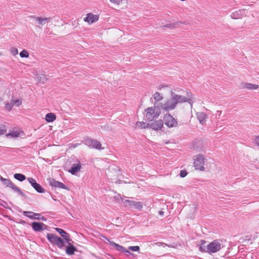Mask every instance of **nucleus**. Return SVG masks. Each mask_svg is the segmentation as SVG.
<instances>
[{
	"label": "nucleus",
	"instance_id": "f3484780",
	"mask_svg": "<svg viewBox=\"0 0 259 259\" xmlns=\"http://www.w3.org/2000/svg\"><path fill=\"white\" fill-rule=\"evenodd\" d=\"M99 16L97 15H94L93 14L90 13L87 15V17L84 18L83 20L85 22H87L89 24H92L99 20Z\"/></svg>",
	"mask_w": 259,
	"mask_h": 259
},
{
	"label": "nucleus",
	"instance_id": "a18cd8bd",
	"mask_svg": "<svg viewBox=\"0 0 259 259\" xmlns=\"http://www.w3.org/2000/svg\"><path fill=\"white\" fill-rule=\"evenodd\" d=\"M39 220H41L42 221H47V218H45V217H40Z\"/></svg>",
	"mask_w": 259,
	"mask_h": 259
},
{
	"label": "nucleus",
	"instance_id": "cd10ccee",
	"mask_svg": "<svg viewBox=\"0 0 259 259\" xmlns=\"http://www.w3.org/2000/svg\"><path fill=\"white\" fill-rule=\"evenodd\" d=\"M14 177L15 179L20 182H22L26 179L25 176L21 174L16 173L14 174Z\"/></svg>",
	"mask_w": 259,
	"mask_h": 259
},
{
	"label": "nucleus",
	"instance_id": "20e7f679",
	"mask_svg": "<svg viewBox=\"0 0 259 259\" xmlns=\"http://www.w3.org/2000/svg\"><path fill=\"white\" fill-rule=\"evenodd\" d=\"M83 143L90 148H94L98 150L103 149L101 143L96 139L87 137L84 139Z\"/></svg>",
	"mask_w": 259,
	"mask_h": 259
},
{
	"label": "nucleus",
	"instance_id": "8fccbe9b",
	"mask_svg": "<svg viewBox=\"0 0 259 259\" xmlns=\"http://www.w3.org/2000/svg\"><path fill=\"white\" fill-rule=\"evenodd\" d=\"M28 215H32V214H28Z\"/></svg>",
	"mask_w": 259,
	"mask_h": 259
},
{
	"label": "nucleus",
	"instance_id": "4468645a",
	"mask_svg": "<svg viewBox=\"0 0 259 259\" xmlns=\"http://www.w3.org/2000/svg\"><path fill=\"white\" fill-rule=\"evenodd\" d=\"M48 180L49 185L52 187L68 190V187L62 182L57 181L53 178L48 179Z\"/></svg>",
	"mask_w": 259,
	"mask_h": 259
},
{
	"label": "nucleus",
	"instance_id": "bb28decb",
	"mask_svg": "<svg viewBox=\"0 0 259 259\" xmlns=\"http://www.w3.org/2000/svg\"><path fill=\"white\" fill-rule=\"evenodd\" d=\"M151 107L154 108L157 111V110L160 111L161 109L164 110V104L159 102H155L154 106Z\"/></svg>",
	"mask_w": 259,
	"mask_h": 259
},
{
	"label": "nucleus",
	"instance_id": "c85d7f7f",
	"mask_svg": "<svg viewBox=\"0 0 259 259\" xmlns=\"http://www.w3.org/2000/svg\"><path fill=\"white\" fill-rule=\"evenodd\" d=\"M35 18L38 21L39 24L42 25H45L47 22H48L50 20V18H42L41 17H36Z\"/></svg>",
	"mask_w": 259,
	"mask_h": 259
},
{
	"label": "nucleus",
	"instance_id": "f257e3e1",
	"mask_svg": "<svg viewBox=\"0 0 259 259\" xmlns=\"http://www.w3.org/2000/svg\"><path fill=\"white\" fill-rule=\"evenodd\" d=\"M170 96H173L175 99L177 104L179 103H183L185 102L189 103L191 106H192V104L194 103V97L190 90H186L185 91H183L182 95H178L174 93L173 91H171Z\"/></svg>",
	"mask_w": 259,
	"mask_h": 259
},
{
	"label": "nucleus",
	"instance_id": "1a4fd4ad",
	"mask_svg": "<svg viewBox=\"0 0 259 259\" xmlns=\"http://www.w3.org/2000/svg\"><path fill=\"white\" fill-rule=\"evenodd\" d=\"M222 244L218 240H215L207 245V249L208 253H214L218 251L221 248Z\"/></svg>",
	"mask_w": 259,
	"mask_h": 259
},
{
	"label": "nucleus",
	"instance_id": "7c9ffc66",
	"mask_svg": "<svg viewBox=\"0 0 259 259\" xmlns=\"http://www.w3.org/2000/svg\"><path fill=\"white\" fill-rule=\"evenodd\" d=\"M180 23H181L182 24V22H180V21H178V22H176L175 23H169V24H166L165 25H164V27H166L167 28H176V27H177V25L180 24Z\"/></svg>",
	"mask_w": 259,
	"mask_h": 259
},
{
	"label": "nucleus",
	"instance_id": "a19ab883",
	"mask_svg": "<svg viewBox=\"0 0 259 259\" xmlns=\"http://www.w3.org/2000/svg\"><path fill=\"white\" fill-rule=\"evenodd\" d=\"M254 142L257 146H259V136H255L254 139Z\"/></svg>",
	"mask_w": 259,
	"mask_h": 259
},
{
	"label": "nucleus",
	"instance_id": "0eeeda50",
	"mask_svg": "<svg viewBox=\"0 0 259 259\" xmlns=\"http://www.w3.org/2000/svg\"><path fill=\"white\" fill-rule=\"evenodd\" d=\"M204 156L199 154L196 156V158L194 159V166L195 169H199L201 171L204 170Z\"/></svg>",
	"mask_w": 259,
	"mask_h": 259
},
{
	"label": "nucleus",
	"instance_id": "6e6552de",
	"mask_svg": "<svg viewBox=\"0 0 259 259\" xmlns=\"http://www.w3.org/2000/svg\"><path fill=\"white\" fill-rule=\"evenodd\" d=\"M105 238L106 240L109 242L110 245L112 247V249H114L115 251L118 252L119 253L126 252L129 254H131V253L123 246H121L113 241H110V239L107 237Z\"/></svg>",
	"mask_w": 259,
	"mask_h": 259
},
{
	"label": "nucleus",
	"instance_id": "aec40b11",
	"mask_svg": "<svg viewBox=\"0 0 259 259\" xmlns=\"http://www.w3.org/2000/svg\"><path fill=\"white\" fill-rule=\"evenodd\" d=\"M197 118L201 124L205 123L207 119L208 118L207 114L203 112L197 113Z\"/></svg>",
	"mask_w": 259,
	"mask_h": 259
},
{
	"label": "nucleus",
	"instance_id": "f704fd0d",
	"mask_svg": "<svg viewBox=\"0 0 259 259\" xmlns=\"http://www.w3.org/2000/svg\"><path fill=\"white\" fill-rule=\"evenodd\" d=\"M11 102H12L13 105H16L17 106H19L22 103V101L20 99H12L11 100Z\"/></svg>",
	"mask_w": 259,
	"mask_h": 259
},
{
	"label": "nucleus",
	"instance_id": "ea45409f",
	"mask_svg": "<svg viewBox=\"0 0 259 259\" xmlns=\"http://www.w3.org/2000/svg\"><path fill=\"white\" fill-rule=\"evenodd\" d=\"M11 52L13 55H15L18 53L17 49L15 48H12L11 49Z\"/></svg>",
	"mask_w": 259,
	"mask_h": 259
},
{
	"label": "nucleus",
	"instance_id": "4be33fe9",
	"mask_svg": "<svg viewBox=\"0 0 259 259\" xmlns=\"http://www.w3.org/2000/svg\"><path fill=\"white\" fill-rule=\"evenodd\" d=\"M78 163L73 164L71 167L70 169L68 170V171L72 175H75L77 172L80 171L81 167V164L79 161H77Z\"/></svg>",
	"mask_w": 259,
	"mask_h": 259
},
{
	"label": "nucleus",
	"instance_id": "5701e85b",
	"mask_svg": "<svg viewBox=\"0 0 259 259\" xmlns=\"http://www.w3.org/2000/svg\"><path fill=\"white\" fill-rule=\"evenodd\" d=\"M245 14V11L244 10H239L236 11L231 15V17L232 19H240L241 18L242 16Z\"/></svg>",
	"mask_w": 259,
	"mask_h": 259
},
{
	"label": "nucleus",
	"instance_id": "423d86ee",
	"mask_svg": "<svg viewBox=\"0 0 259 259\" xmlns=\"http://www.w3.org/2000/svg\"><path fill=\"white\" fill-rule=\"evenodd\" d=\"M163 121L169 128L176 127L178 124L177 120L169 113H166L164 115Z\"/></svg>",
	"mask_w": 259,
	"mask_h": 259
},
{
	"label": "nucleus",
	"instance_id": "9b49d317",
	"mask_svg": "<svg viewBox=\"0 0 259 259\" xmlns=\"http://www.w3.org/2000/svg\"><path fill=\"white\" fill-rule=\"evenodd\" d=\"M177 105V103L175 101V99L173 96H170V99L167 100L164 103V110L165 111H169L175 109Z\"/></svg>",
	"mask_w": 259,
	"mask_h": 259
},
{
	"label": "nucleus",
	"instance_id": "f8f14e48",
	"mask_svg": "<svg viewBox=\"0 0 259 259\" xmlns=\"http://www.w3.org/2000/svg\"><path fill=\"white\" fill-rule=\"evenodd\" d=\"M6 136L8 138H17L18 137L24 138L25 134L22 130L19 129L16 131H11Z\"/></svg>",
	"mask_w": 259,
	"mask_h": 259
},
{
	"label": "nucleus",
	"instance_id": "72a5a7b5",
	"mask_svg": "<svg viewBox=\"0 0 259 259\" xmlns=\"http://www.w3.org/2000/svg\"><path fill=\"white\" fill-rule=\"evenodd\" d=\"M38 78L39 79V81L42 83H45L47 80V78L46 75L44 74L39 75L38 76Z\"/></svg>",
	"mask_w": 259,
	"mask_h": 259
},
{
	"label": "nucleus",
	"instance_id": "f03ea898",
	"mask_svg": "<svg viewBox=\"0 0 259 259\" xmlns=\"http://www.w3.org/2000/svg\"><path fill=\"white\" fill-rule=\"evenodd\" d=\"M0 181L3 183V184L5 185L6 187H9L18 193L19 195L24 197L25 199H27V196L21 190V189L15 185V184L11 181L10 180L8 179L4 178L2 176L0 175Z\"/></svg>",
	"mask_w": 259,
	"mask_h": 259
},
{
	"label": "nucleus",
	"instance_id": "58836bf2",
	"mask_svg": "<svg viewBox=\"0 0 259 259\" xmlns=\"http://www.w3.org/2000/svg\"><path fill=\"white\" fill-rule=\"evenodd\" d=\"M0 205L3 206L6 208H7L8 206V203L6 201L2 200H1L0 201Z\"/></svg>",
	"mask_w": 259,
	"mask_h": 259
},
{
	"label": "nucleus",
	"instance_id": "dca6fc26",
	"mask_svg": "<svg viewBox=\"0 0 259 259\" xmlns=\"http://www.w3.org/2000/svg\"><path fill=\"white\" fill-rule=\"evenodd\" d=\"M163 126V121L161 119L155 120L149 124V127L155 131L161 130Z\"/></svg>",
	"mask_w": 259,
	"mask_h": 259
},
{
	"label": "nucleus",
	"instance_id": "49530a36",
	"mask_svg": "<svg viewBox=\"0 0 259 259\" xmlns=\"http://www.w3.org/2000/svg\"><path fill=\"white\" fill-rule=\"evenodd\" d=\"M159 214L160 215H163L164 212L163 211H159L158 212Z\"/></svg>",
	"mask_w": 259,
	"mask_h": 259
},
{
	"label": "nucleus",
	"instance_id": "412c9836",
	"mask_svg": "<svg viewBox=\"0 0 259 259\" xmlns=\"http://www.w3.org/2000/svg\"><path fill=\"white\" fill-rule=\"evenodd\" d=\"M23 214L25 216L31 219H36L38 220H39V217L41 216L40 213H35L29 211H23Z\"/></svg>",
	"mask_w": 259,
	"mask_h": 259
},
{
	"label": "nucleus",
	"instance_id": "a211bd4d",
	"mask_svg": "<svg viewBox=\"0 0 259 259\" xmlns=\"http://www.w3.org/2000/svg\"><path fill=\"white\" fill-rule=\"evenodd\" d=\"M71 241H66L67 245L65 248V252L67 254L72 255L74 254L75 251H77L76 247L74 246L70 242Z\"/></svg>",
	"mask_w": 259,
	"mask_h": 259
},
{
	"label": "nucleus",
	"instance_id": "6ab92c4d",
	"mask_svg": "<svg viewBox=\"0 0 259 259\" xmlns=\"http://www.w3.org/2000/svg\"><path fill=\"white\" fill-rule=\"evenodd\" d=\"M55 230L64 238V241L65 242L71 241V239L70 238V235L63 229L59 228H55Z\"/></svg>",
	"mask_w": 259,
	"mask_h": 259
},
{
	"label": "nucleus",
	"instance_id": "c9c22d12",
	"mask_svg": "<svg viewBox=\"0 0 259 259\" xmlns=\"http://www.w3.org/2000/svg\"><path fill=\"white\" fill-rule=\"evenodd\" d=\"M128 248L129 250L133 251H138L140 250V247L138 246H131Z\"/></svg>",
	"mask_w": 259,
	"mask_h": 259
},
{
	"label": "nucleus",
	"instance_id": "ddd939ff",
	"mask_svg": "<svg viewBox=\"0 0 259 259\" xmlns=\"http://www.w3.org/2000/svg\"><path fill=\"white\" fill-rule=\"evenodd\" d=\"M27 181L29 182L32 187L36 190V192L39 193H42L45 192V189L40 184L36 182L35 179L32 178H27Z\"/></svg>",
	"mask_w": 259,
	"mask_h": 259
},
{
	"label": "nucleus",
	"instance_id": "e433bc0d",
	"mask_svg": "<svg viewBox=\"0 0 259 259\" xmlns=\"http://www.w3.org/2000/svg\"><path fill=\"white\" fill-rule=\"evenodd\" d=\"M188 173L185 169H183L180 171V176L181 178H184L187 175Z\"/></svg>",
	"mask_w": 259,
	"mask_h": 259
},
{
	"label": "nucleus",
	"instance_id": "de8ad7c7",
	"mask_svg": "<svg viewBox=\"0 0 259 259\" xmlns=\"http://www.w3.org/2000/svg\"><path fill=\"white\" fill-rule=\"evenodd\" d=\"M4 130H0V135H4Z\"/></svg>",
	"mask_w": 259,
	"mask_h": 259
},
{
	"label": "nucleus",
	"instance_id": "c03bdc74",
	"mask_svg": "<svg viewBox=\"0 0 259 259\" xmlns=\"http://www.w3.org/2000/svg\"><path fill=\"white\" fill-rule=\"evenodd\" d=\"M159 246H162V247H164L165 246H168L167 244L163 243V242H158L157 243Z\"/></svg>",
	"mask_w": 259,
	"mask_h": 259
},
{
	"label": "nucleus",
	"instance_id": "473e14b6",
	"mask_svg": "<svg viewBox=\"0 0 259 259\" xmlns=\"http://www.w3.org/2000/svg\"><path fill=\"white\" fill-rule=\"evenodd\" d=\"M20 56L22 58H28L29 57V53L27 51L23 50L20 52Z\"/></svg>",
	"mask_w": 259,
	"mask_h": 259
},
{
	"label": "nucleus",
	"instance_id": "37998d69",
	"mask_svg": "<svg viewBox=\"0 0 259 259\" xmlns=\"http://www.w3.org/2000/svg\"><path fill=\"white\" fill-rule=\"evenodd\" d=\"M0 130H4V131L3 132H4V134H5L6 133V130H7V128H6V127L5 125H3V124H0Z\"/></svg>",
	"mask_w": 259,
	"mask_h": 259
},
{
	"label": "nucleus",
	"instance_id": "c756f323",
	"mask_svg": "<svg viewBox=\"0 0 259 259\" xmlns=\"http://www.w3.org/2000/svg\"><path fill=\"white\" fill-rule=\"evenodd\" d=\"M149 123H147L146 122H144L143 121L140 122L138 121L136 122V125L137 127H139L140 128H146L148 127H149Z\"/></svg>",
	"mask_w": 259,
	"mask_h": 259
},
{
	"label": "nucleus",
	"instance_id": "393cba45",
	"mask_svg": "<svg viewBox=\"0 0 259 259\" xmlns=\"http://www.w3.org/2000/svg\"><path fill=\"white\" fill-rule=\"evenodd\" d=\"M201 243L199 245V250L201 252H207L208 253V249H207V245H205L206 241L204 240H201Z\"/></svg>",
	"mask_w": 259,
	"mask_h": 259
},
{
	"label": "nucleus",
	"instance_id": "4c0bfd02",
	"mask_svg": "<svg viewBox=\"0 0 259 259\" xmlns=\"http://www.w3.org/2000/svg\"><path fill=\"white\" fill-rule=\"evenodd\" d=\"M13 106L12 102H11V103H7L6 104V108L8 110H10L12 109V107Z\"/></svg>",
	"mask_w": 259,
	"mask_h": 259
},
{
	"label": "nucleus",
	"instance_id": "7ed1b4c3",
	"mask_svg": "<svg viewBox=\"0 0 259 259\" xmlns=\"http://www.w3.org/2000/svg\"><path fill=\"white\" fill-rule=\"evenodd\" d=\"M47 238L49 242L57 246L60 249H63L65 246V241L60 237L53 233H48Z\"/></svg>",
	"mask_w": 259,
	"mask_h": 259
},
{
	"label": "nucleus",
	"instance_id": "79ce46f5",
	"mask_svg": "<svg viewBox=\"0 0 259 259\" xmlns=\"http://www.w3.org/2000/svg\"><path fill=\"white\" fill-rule=\"evenodd\" d=\"M123 0H110V1L114 4H116L119 5L120 3L122 2Z\"/></svg>",
	"mask_w": 259,
	"mask_h": 259
},
{
	"label": "nucleus",
	"instance_id": "9d476101",
	"mask_svg": "<svg viewBox=\"0 0 259 259\" xmlns=\"http://www.w3.org/2000/svg\"><path fill=\"white\" fill-rule=\"evenodd\" d=\"M121 199L123 202L124 206L125 207L138 209H141L143 207L142 203L141 202H138L130 200H125L124 201H123L122 198H121Z\"/></svg>",
	"mask_w": 259,
	"mask_h": 259
},
{
	"label": "nucleus",
	"instance_id": "a878e982",
	"mask_svg": "<svg viewBox=\"0 0 259 259\" xmlns=\"http://www.w3.org/2000/svg\"><path fill=\"white\" fill-rule=\"evenodd\" d=\"M56 118V115L53 113H49L46 115L45 119L48 122H52Z\"/></svg>",
	"mask_w": 259,
	"mask_h": 259
},
{
	"label": "nucleus",
	"instance_id": "2eb2a0df",
	"mask_svg": "<svg viewBox=\"0 0 259 259\" xmlns=\"http://www.w3.org/2000/svg\"><path fill=\"white\" fill-rule=\"evenodd\" d=\"M32 229L35 232H40L46 229L47 226L41 222H34L31 224Z\"/></svg>",
	"mask_w": 259,
	"mask_h": 259
},
{
	"label": "nucleus",
	"instance_id": "09e8293b",
	"mask_svg": "<svg viewBox=\"0 0 259 259\" xmlns=\"http://www.w3.org/2000/svg\"><path fill=\"white\" fill-rule=\"evenodd\" d=\"M217 112L220 113V115H219V116H220L222 112L221 111H218Z\"/></svg>",
	"mask_w": 259,
	"mask_h": 259
},
{
	"label": "nucleus",
	"instance_id": "39448f33",
	"mask_svg": "<svg viewBox=\"0 0 259 259\" xmlns=\"http://www.w3.org/2000/svg\"><path fill=\"white\" fill-rule=\"evenodd\" d=\"M146 112V117L148 120L153 121L154 119H156L159 116L161 111L158 110H156L154 108L148 107L145 110Z\"/></svg>",
	"mask_w": 259,
	"mask_h": 259
},
{
	"label": "nucleus",
	"instance_id": "b1692460",
	"mask_svg": "<svg viewBox=\"0 0 259 259\" xmlns=\"http://www.w3.org/2000/svg\"><path fill=\"white\" fill-rule=\"evenodd\" d=\"M258 85L255 84L247 82L241 83L242 89H247L248 90H256L257 89H258Z\"/></svg>",
	"mask_w": 259,
	"mask_h": 259
},
{
	"label": "nucleus",
	"instance_id": "2f4dec72",
	"mask_svg": "<svg viewBox=\"0 0 259 259\" xmlns=\"http://www.w3.org/2000/svg\"><path fill=\"white\" fill-rule=\"evenodd\" d=\"M153 98L155 100V102H159L161 101L163 98L158 92H156L153 95Z\"/></svg>",
	"mask_w": 259,
	"mask_h": 259
}]
</instances>
